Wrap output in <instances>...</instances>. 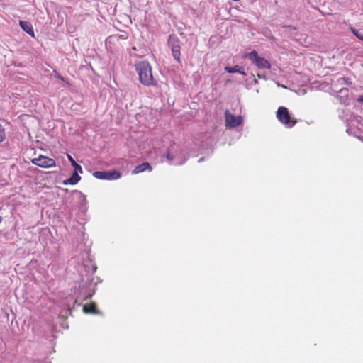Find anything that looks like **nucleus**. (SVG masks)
I'll return each mask as SVG.
<instances>
[{
  "label": "nucleus",
  "mask_w": 363,
  "mask_h": 363,
  "mask_svg": "<svg viewBox=\"0 0 363 363\" xmlns=\"http://www.w3.org/2000/svg\"><path fill=\"white\" fill-rule=\"evenodd\" d=\"M135 70L138 74L140 82L145 86H157V82L152 75V70L150 63L147 61H140L135 65Z\"/></svg>",
  "instance_id": "f257e3e1"
},
{
  "label": "nucleus",
  "mask_w": 363,
  "mask_h": 363,
  "mask_svg": "<svg viewBox=\"0 0 363 363\" xmlns=\"http://www.w3.org/2000/svg\"><path fill=\"white\" fill-rule=\"evenodd\" d=\"M277 118L279 122L291 128L297 123L296 120L291 119L287 108L284 106H280L278 108L277 111Z\"/></svg>",
  "instance_id": "f03ea898"
},
{
  "label": "nucleus",
  "mask_w": 363,
  "mask_h": 363,
  "mask_svg": "<svg viewBox=\"0 0 363 363\" xmlns=\"http://www.w3.org/2000/svg\"><path fill=\"white\" fill-rule=\"evenodd\" d=\"M245 57L250 60L259 69H269L271 68L269 62L265 58L259 56L256 50H252L247 53Z\"/></svg>",
  "instance_id": "7ed1b4c3"
},
{
  "label": "nucleus",
  "mask_w": 363,
  "mask_h": 363,
  "mask_svg": "<svg viewBox=\"0 0 363 363\" xmlns=\"http://www.w3.org/2000/svg\"><path fill=\"white\" fill-rule=\"evenodd\" d=\"M169 45L171 47L173 57L179 63H181V52L179 40L175 37L170 36L168 40Z\"/></svg>",
  "instance_id": "20e7f679"
},
{
  "label": "nucleus",
  "mask_w": 363,
  "mask_h": 363,
  "mask_svg": "<svg viewBox=\"0 0 363 363\" xmlns=\"http://www.w3.org/2000/svg\"><path fill=\"white\" fill-rule=\"evenodd\" d=\"M32 163L43 168L55 167V160L44 155H40L38 158L32 160Z\"/></svg>",
  "instance_id": "39448f33"
},
{
  "label": "nucleus",
  "mask_w": 363,
  "mask_h": 363,
  "mask_svg": "<svg viewBox=\"0 0 363 363\" xmlns=\"http://www.w3.org/2000/svg\"><path fill=\"white\" fill-rule=\"evenodd\" d=\"M225 125L230 128H235L240 125L242 122V118L240 116H234L228 110L225 112Z\"/></svg>",
  "instance_id": "423d86ee"
},
{
  "label": "nucleus",
  "mask_w": 363,
  "mask_h": 363,
  "mask_svg": "<svg viewBox=\"0 0 363 363\" xmlns=\"http://www.w3.org/2000/svg\"><path fill=\"white\" fill-rule=\"evenodd\" d=\"M152 170V168L151 165L150 164V163L143 162L142 164L136 166L132 173L133 174H137L143 172L145 171L151 172Z\"/></svg>",
  "instance_id": "0eeeda50"
},
{
  "label": "nucleus",
  "mask_w": 363,
  "mask_h": 363,
  "mask_svg": "<svg viewBox=\"0 0 363 363\" xmlns=\"http://www.w3.org/2000/svg\"><path fill=\"white\" fill-rule=\"evenodd\" d=\"M19 25L21 28L32 37L35 36L32 24L28 21H20Z\"/></svg>",
  "instance_id": "6e6552de"
},
{
  "label": "nucleus",
  "mask_w": 363,
  "mask_h": 363,
  "mask_svg": "<svg viewBox=\"0 0 363 363\" xmlns=\"http://www.w3.org/2000/svg\"><path fill=\"white\" fill-rule=\"evenodd\" d=\"M79 171H74L72 177L63 181L65 185H74L79 182L81 177L78 174Z\"/></svg>",
  "instance_id": "1a4fd4ad"
},
{
  "label": "nucleus",
  "mask_w": 363,
  "mask_h": 363,
  "mask_svg": "<svg viewBox=\"0 0 363 363\" xmlns=\"http://www.w3.org/2000/svg\"><path fill=\"white\" fill-rule=\"evenodd\" d=\"M83 311L85 313L98 314L99 311L96 308V304L94 302L85 304L83 306Z\"/></svg>",
  "instance_id": "9d476101"
},
{
  "label": "nucleus",
  "mask_w": 363,
  "mask_h": 363,
  "mask_svg": "<svg viewBox=\"0 0 363 363\" xmlns=\"http://www.w3.org/2000/svg\"><path fill=\"white\" fill-rule=\"evenodd\" d=\"M225 70L226 72H228V73H235V72H238L240 74H242L243 75H245V72L243 71V69L242 67L238 66V65H235L234 67H225Z\"/></svg>",
  "instance_id": "9b49d317"
},
{
  "label": "nucleus",
  "mask_w": 363,
  "mask_h": 363,
  "mask_svg": "<svg viewBox=\"0 0 363 363\" xmlns=\"http://www.w3.org/2000/svg\"><path fill=\"white\" fill-rule=\"evenodd\" d=\"M121 176V174L116 170L107 172V180L118 179Z\"/></svg>",
  "instance_id": "f8f14e48"
},
{
  "label": "nucleus",
  "mask_w": 363,
  "mask_h": 363,
  "mask_svg": "<svg viewBox=\"0 0 363 363\" xmlns=\"http://www.w3.org/2000/svg\"><path fill=\"white\" fill-rule=\"evenodd\" d=\"M67 157L69 162H71V164L74 167V171H79L80 173H82V167L75 162V160L72 158L71 155H68Z\"/></svg>",
  "instance_id": "ddd939ff"
},
{
  "label": "nucleus",
  "mask_w": 363,
  "mask_h": 363,
  "mask_svg": "<svg viewBox=\"0 0 363 363\" xmlns=\"http://www.w3.org/2000/svg\"><path fill=\"white\" fill-rule=\"evenodd\" d=\"M95 178L99 179H107V172L96 171L93 173Z\"/></svg>",
  "instance_id": "4468645a"
},
{
  "label": "nucleus",
  "mask_w": 363,
  "mask_h": 363,
  "mask_svg": "<svg viewBox=\"0 0 363 363\" xmlns=\"http://www.w3.org/2000/svg\"><path fill=\"white\" fill-rule=\"evenodd\" d=\"M5 139H6L5 129L2 126V125H0V142H3Z\"/></svg>",
  "instance_id": "2eb2a0df"
},
{
  "label": "nucleus",
  "mask_w": 363,
  "mask_h": 363,
  "mask_svg": "<svg viewBox=\"0 0 363 363\" xmlns=\"http://www.w3.org/2000/svg\"><path fill=\"white\" fill-rule=\"evenodd\" d=\"M54 74H55V77L57 79H59L60 80L62 81V82H65V79L63 77H62L58 72H57L56 71H54Z\"/></svg>",
  "instance_id": "dca6fc26"
},
{
  "label": "nucleus",
  "mask_w": 363,
  "mask_h": 363,
  "mask_svg": "<svg viewBox=\"0 0 363 363\" xmlns=\"http://www.w3.org/2000/svg\"><path fill=\"white\" fill-rule=\"evenodd\" d=\"M94 294V291H91V292H89L86 296L84 298V300H87L89 298H91L93 296V294Z\"/></svg>",
  "instance_id": "f3484780"
},
{
  "label": "nucleus",
  "mask_w": 363,
  "mask_h": 363,
  "mask_svg": "<svg viewBox=\"0 0 363 363\" xmlns=\"http://www.w3.org/2000/svg\"><path fill=\"white\" fill-rule=\"evenodd\" d=\"M167 159L169 161H172L174 160V157L171 156L170 155V153L168 151L167 153Z\"/></svg>",
  "instance_id": "a211bd4d"
},
{
  "label": "nucleus",
  "mask_w": 363,
  "mask_h": 363,
  "mask_svg": "<svg viewBox=\"0 0 363 363\" xmlns=\"http://www.w3.org/2000/svg\"><path fill=\"white\" fill-rule=\"evenodd\" d=\"M356 37L363 41V35L362 33L356 34Z\"/></svg>",
  "instance_id": "6ab92c4d"
},
{
  "label": "nucleus",
  "mask_w": 363,
  "mask_h": 363,
  "mask_svg": "<svg viewBox=\"0 0 363 363\" xmlns=\"http://www.w3.org/2000/svg\"><path fill=\"white\" fill-rule=\"evenodd\" d=\"M114 38H115L111 37H111H109V38H108L107 41H106V44H107L108 43H110L111 42V40H113Z\"/></svg>",
  "instance_id": "aec40b11"
},
{
  "label": "nucleus",
  "mask_w": 363,
  "mask_h": 363,
  "mask_svg": "<svg viewBox=\"0 0 363 363\" xmlns=\"http://www.w3.org/2000/svg\"><path fill=\"white\" fill-rule=\"evenodd\" d=\"M352 32L354 33V35L356 36V34H359V32L357 31L355 29H352Z\"/></svg>",
  "instance_id": "412c9836"
},
{
  "label": "nucleus",
  "mask_w": 363,
  "mask_h": 363,
  "mask_svg": "<svg viewBox=\"0 0 363 363\" xmlns=\"http://www.w3.org/2000/svg\"><path fill=\"white\" fill-rule=\"evenodd\" d=\"M359 101L363 103V96L360 97L359 99Z\"/></svg>",
  "instance_id": "4be33fe9"
}]
</instances>
